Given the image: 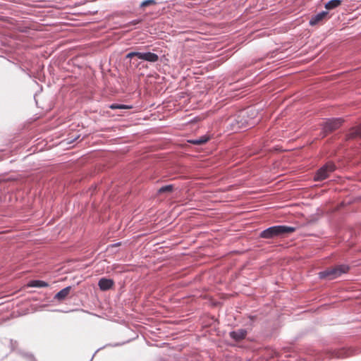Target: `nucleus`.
<instances>
[{
  "instance_id": "f257e3e1",
  "label": "nucleus",
  "mask_w": 361,
  "mask_h": 361,
  "mask_svg": "<svg viewBox=\"0 0 361 361\" xmlns=\"http://www.w3.org/2000/svg\"><path fill=\"white\" fill-rule=\"evenodd\" d=\"M295 231V228L285 225L273 226L262 231L259 237L264 239H272L279 237H283L286 234L291 233Z\"/></svg>"
},
{
  "instance_id": "f03ea898",
  "label": "nucleus",
  "mask_w": 361,
  "mask_h": 361,
  "mask_svg": "<svg viewBox=\"0 0 361 361\" xmlns=\"http://www.w3.org/2000/svg\"><path fill=\"white\" fill-rule=\"evenodd\" d=\"M349 266L346 264H340L334 267H331L319 273V277L321 279L333 280L341 274L348 272Z\"/></svg>"
},
{
  "instance_id": "7ed1b4c3",
  "label": "nucleus",
  "mask_w": 361,
  "mask_h": 361,
  "mask_svg": "<svg viewBox=\"0 0 361 361\" xmlns=\"http://www.w3.org/2000/svg\"><path fill=\"white\" fill-rule=\"evenodd\" d=\"M336 166L334 163L329 162L317 170L314 179L316 181L323 180L329 177L330 173L334 171Z\"/></svg>"
},
{
  "instance_id": "20e7f679",
  "label": "nucleus",
  "mask_w": 361,
  "mask_h": 361,
  "mask_svg": "<svg viewBox=\"0 0 361 361\" xmlns=\"http://www.w3.org/2000/svg\"><path fill=\"white\" fill-rule=\"evenodd\" d=\"M343 123L341 118H333L328 119L323 125V130L327 134L338 128Z\"/></svg>"
},
{
  "instance_id": "39448f33",
  "label": "nucleus",
  "mask_w": 361,
  "mask_h": 361,
  "mask_svg": "<svg viewBox=\"0 0 361 361\" xmlns=\"http://www.w3.org/2000/svg\"><path fill=\"white\" fill-rule=\"evenodd\" d=\"M138 59L151 62L154 63L157 62L159 60V56L157 54L147 51V52H140L139 51Z\"/></svg>"
},
{
  "instance_id": "423d86ee",
  "label": "nucleus",
  "mask_w": 361,
  "mask_h": 361,
  "mask_svg": "<svg viewBox=\"0 0 361 361\" xmlns=\"http://www.w3.org/2000/svg\"><path fill=\"white\" fill-rule=\"evenodd\" d=\"M240 117V116H238L236 118L234 117V118H229L228 122H229V125L231 126V128L232 130L235 131L240 128L247 126L246 121H243L242 120L239 121Z\"/></svg>"
},
{
  "instance_id": "0eeeda50",
  "label": "nucleus",
  "mask_w": 361,
  "mask_h": 361,
  "mask_svg": "<svg viewBox=\"0 0 361 361\" xmlns=\"http://www.w3.org/2000/svg\"><path fill=\"white\" fill-rule=\"evenodd\" d=\"M114 284V280L107 278H101L98 282V286L101 290L106 291L111 289Z\"/></svg>"
},
{
  "instance_id": "6e6552de",
  "label": "nucleus",
  "mask_w": 361,
  "mask_h": 361,
  "mask_svg": "<svg viewBox=\"0 0 361 361\" xmlns=\"http://www.w3.org/2000/svg\"><path fill=\"white\" fill-rule=\"evenodd\" d=\"M247 332L245 329H239L229 333L230 337L235 341H240L245 338Z\"/></svg>"
},
{
  "instance_id": "1a4fd4ad",
  "label": "nucleus",
  "mask_w": 361,
  "mask_h": 361,
  "mask_svg": "<svg viewBox=\"0 0 361 361\" xmlns=\"http://www.w3.org/2000/svg\"><path fill=\"white\" fill-rule=\"evenodd\" d=\"M328 14V11H323L314 16H312L309 22L310 25L312 26L317 25L319 22L322 20Z\"/></svg>"
},
{
  "instance_id": "9d476101",
  "label": "nucleus",
  "mask_w": 361,
  "mask_h": 361,
  "mask_svg": "<svg viewBox=\"0 0 361 361\" xmlns=\"http://www.w3.org/2000/svg\"><path fill=\"white\" fill-rule=\"evenodd\" d=\"M71 290V286H67V287L63 288L62 290H61L59 292H58L55 295L54 299H56L59 301L63 300L68 295Z\"/></svg>"
},
{
  "instance_id": "9b49d317",
  "label": "nucleus",
  "mask_w": 361,
  "mask_h": 361,
  "mask_svg": "<svg viewBox=\"0 0 361 361\" xmlns=\"http://www.w3.org/2000/svg\"><path fill=\"white\" fill-rule=\"evenodd\" d=\"M209 140V137L204 135L197 139L189 140L188 142L195 145H202L205 144Z\"/></svg>"
},
{
  "instance_id": "f8f14e48",
  "label": "nucleus",
  "mask_w": 361,
  "mask_h": 361,
  "mask_svg": "<svg viewBox=\"0 0 361 361\" xmlns=\"http://www.w3.org/2000/svg\"><path fill=\"white\" fill-rule=\"evenodd\" d=\"M341 3V0H330L325 4L324 7L327 10H332L338 7Z\"/></svg>"
},
{
  "instance_id": "ddd939ff",
  "label": "nucleus",
  "mask_w": 361,
  "mask_h": 361,
  "mask_svg": "<svg viewBox=\"0 0 361 361\" xmlns=\"http://www.w3.org/2000/svg\"><path fill=\"white\" fill-rule=\"evenodd\" d=\"M48 286L49 284L47 282L41 280H32L28 283V286L35 288H44Z\"/></svg>"
},
{
  "instance_id": "4468645a",
  "label": "nucleus",
  "mask_w": 361,
  "mask_h": 361,
  "mask_svg": "<svg viewBox=\"0 0 361 361\" xmlns=\"http://www.w3.org/2000/svg\"><path fill=\"white\" fill-rule=\"evenodd\" d=\"M348 139H354L357 137H361V124L355 128L352 129V130L347 135Z\"/></svg>"
},
{
  "instance_id": "2eb2a0df",
  "label": "nucleus",
  "mask_w": 361,
  "mask_h": 361,
  "mask_svg": "<svg viewBox=\"0 0 361 361\" xmlns=\"http://www.w3.org/2000/svg\"><path fill=\"white\" fill-rule=\"evenodd\" d=\"M174 186L173 185H166L161 187L158 190L159 193H165V192H171L173 190Z\"/></svg>"
},
{
  "instance_id": "dca6fc26",
  "label": "nucleus",
  "mask_w": 361,
  "mask_h": 361,
  "mask_svg": "<svg viewBox=\"0 0 361 361\" xmlns=\"http://www.w3.org/2000/svg\"><path fill=\"white\" fill-rule=\"evenodd\" d=\"M20 355L27 361H35V356L31 353L20 351Z\"/></svg>"
},
{
  "instance_id": "f3484780",
  "label": "nucleus",
  "mask_w": 361,
  "mask_h": 361,
  "mask_svg": "<svg viewBox=\"0 0 361 361\" xmlns=\"http://www.w3.org/2000/svg\"><path fill=\"white\" fill-rule=\"evenodd\" d=\"M110 109H130L131 106H127L125 104H112L110 105Z\"/></svg>"
},
{
  "instance_id": "a211bd4d",
  "label": "nucleus",
  "mask_w": 361,
  "mask_h": 361,
  "mask_svg": "<svg viewBox=\"0 0 361 361\" xmlns=\"http://www.w3.org/2000/svg\"><path fill=\"white\" fill-rule=\"evenodd\" d=\"M155 0H145L140 4V7L144 8L149 5L156 4Z\"/></svg>"
},
{
  "instance_id": "6ab92c4d",
  "label": "nucleus",
  "mask_w": 361,
  "mask_h": 361,
  "mask_svg": "<svg viewBox=\"0 0 361 361\" xmlns=\"http://www.w3.org/2000/svg\"><path fill=\"white\" fill-rule=\"evenodd\" d=\"M138 55H139V51H130L126 54V58L130 59L135 56L138 58Z\"/></svg>"
},
{
  "instance_id": "aec40b11",
  "label": "nucleus",
  "mask_w": 361,
  "mask_h": 361,
  "mask_svg": "<svg viewBox=\"0 0 361 361\" xmlns=\"http://www.w3.org/2000/svg\"><path fill=\"white\" fill-rule=\"evenodd\" d=\"M331 356L340 357H341V355L339 353H338V352L334 351V352L331 353Z\"/></svg>"
},
{
  "instance_id": "412c9836",
  "label": "nucleus",
  "mask_w": 361,
  "mask_h": 361,
  "mask_svg": "<svg viewBox=\"0 0 361 361\" xmlns=\"http://www.w3.org/2000/svg\"><path fill=\"white\" fill-rule=\"evenodd\" d=\"M120 244H121V243H117L111 245V246L112 247H116V246H118Z\"/></svg>"
}]
</instances>
